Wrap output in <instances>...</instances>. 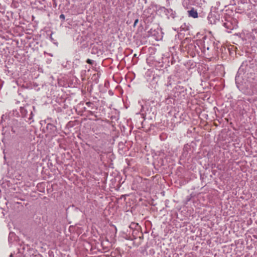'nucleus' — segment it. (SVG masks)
<instances>
[{
  "label": "nucleus",
  "instance_id": "nucleus-1",
  "mask_svg": "<svg viewBox=\"0 0 257 257\" xmlns=\"http://www.w3.org/2000/svg\"><path fill=\"white\" fill-rule=\"evenodd\" d=\"M214 43L213 39L206 36L203 37L202 39L198 40V44L201 47V52L204 54L206 50L214 47Z\"/></svg>",
  "mask_w": 257,
  "mask_h": 257
},
{
  "label": "nucleus",
  "instance_id": "nucleus-2",
  "mask_svg": "<svg viewBox=\"0 0 257 257\" xmlns=\"http://www.w3.org/2000/svg\"><path fill=\"white\" fill-rule=\"evenodd\" d=\"M32 109H35L34 106H28L26 107H21L20 112L22 116L25 118V120L31 123L33 121V113L32 112Z\"/></svg>",
  "mask_w": 257,
  "mask_h": 257
},
{
  "label": "nucleus",
  "instance_id": "nucleus-3",
  "mask_svg": "<svg viewBox=\"0 0 257 257\" xmlns=\"http://www.w3.org/2000/svg\"><path fill=\"white\" fill-rule=\"evenodd\" d=\"M188 50L191 53H199L201 51V47L198 44V40L190 42L188 45Z\"/></svg>",
  "mask_w": 257,
  "mask_h": 257
},
{
  "label": "nucleus",
  "instance_id": "nucleus-4",
  "mask_svg": "<svg viewBox=\"0 0 257 257\" xmlns=\"http://www.w3.org/2000/svg\"><path fill=\"white\" fill-rule=\"evenodd\" d=\"M161 10L165 14L168 19H174L176 17V13L171 9H166L165 7H162Z\"/></svg>",
  "mask_w": 257,
  "mask_h": 257
},
{
  "label": "nucleus",
  "instance_id": "nucleus-5",
  "mask_svg": "<svg viewBox=\"0 0 257 257\" xmlns=\"http://www.w3.org/2000/svg\"><path fill=\"white\" fill-rule=\"evenodd\" d=\"M224 27L228 30V33L231 32V30H233L235 28V26L229 21H227L226 22L223 23Z\"/></svg>",
  "mask_w": 257,
  "mask_h": 257
},
{
  "label": "nucleus",
  "instance_id": "nucleus-6",
  "mask_svg": "<svg viewBox=\"0 0 257 257\" xmlns=\"http://www.w3.org/2000/svg\"><path fill=\"white\" fill-rule=\"evenodd\" d=\"M188 16L190 17L193 18H197L198 17V13L196 10L194 8H192L191 10L188 11Z\"/></svg>",
  "mask_w": 257,
  "mask_h": 257
},
{
  "label": "nucleus",
  "instance_id": "nucleus-7",
  "mask_svg": "<svg viewBox=\"0 0 257 257\" xmlns=\"http://www.w3.org/2000/svg\"><path fill=\"white\" fill-rule=\"evenodd\" d=\"M172 76H169L168 77V81H167V83L166 84L167 86H168V87L171 86L172 84Z\"/></svg>",
  "mask_w": 257,
  "mask_h": 257
},
{
  "label": "nucleus",
  "instance_id": "nucleus-8",
  "mask_svg": "<svg viewBox=\"0 0 257 257\" xmlns=\"http://www.w3.org/2000/svg\"><path fill=\"white\" fill-rule=\"evenodd\" d=\"M15 234L13 232H10L9 236V242H12L13 237H14Z\"/></svg>",
  "mask_w": 257,
  "mask_h": 257
},
{
  "label": "nucleus",
  "instance_id": "nucleus-9",
  "mask_svg": "<svg viewBox=\"0 0 257 257\" xmlns=\"http://www.w3.org/2000/svg\"><path fill=\"white\" fill-rule=\"evenodd\" d=\"M59 18L61 20V21L63 22L65 20V16L64 14H61L59 16Z\"/></svg>",
  "mask_w": 257,
  "mask_h": 257
},
{
  "label": "nucleus",
  "instance_id": "nucleus-10",
  "mask_svg": "<svg viewBox=\"0 0 257 257\" xmlns=\"http://www.w3.org/2000/svg\"><path fill=\"white\" fill-rule=\"evenodd\" d=\"M86 62H87L88 64H92V63H93V60H90V59H88L86 60Z\"/></svg>",
  "mask_w": 257,
  "mask_h": 257
},
{
  "label": "nucleus",
  "instance_id": "nucleus-11",
  "mask_svg": "<svg viewBox=\"0 0 257 257\" xmlns=\"http://www.w3.org/2000/svg\"><path fill=\"white\" fill-rule=\"evenodd\" d=\"M208 18H209V21L210 22V23L211 24H212V23L215 24V21H214V22H212V20H211V17H209Z\"/></svg>",
  "mask_w": 257,
  "mask_h": 257
},
{
  "label": "nucleus",
  "instance_id": "nucleus-12",
  "mask_svg": "<svg viewBox=\"0 0 257 257\" xmlns=\"http://www.w3.org/2000/svg\"><path fill=\"white\" fill-rule=\"evenodd\" d=\"M138 23V19H136L134 22V26L135 27Z\"/></svg>",
  "mask_w": 257,
  "mask_h": 257
},
{
  "label": "nucleus",
  "instance_id": "nucleus-13",
  "mask_svg": "<svg viewBox=\"0 0 257 257\" xmlns=\"http://www.w3.org/2000/svg\"><path fill=\"white\" fill-rule=\"evenodd\" d=\"M86 105H87V106H90V105L92 104V103H91V102H86Z\"/></svg>",
  "mask_w": 257,
  "mask_h": 257
},
{
  "label": "nucleus",
  "instance_id": "nucleus-14",
  "mask_svg": "<svg viewBox=\"0 0 257 257\" xmlns=\"http://www.w3.org/2000/svg\"><path fill=\"white\" fill-rule=\"evenodd\" d=\"M93 148L96 151H98V152H99L98 151V150L97 149V148H96V147H93Z\"/></svg>",
  "mask_w": 257,
  "mask_h": 257
},
{
  "label": "nucleus",
  "instance_id": "nucleus-15",
  "mask_svg": "<svg viewBox=\"0 0 257 257\" xmlns=\"http://www.w3.org/2000/svg\"><path fill=\"white\" fill-rule=\"evenodd\" d=\"M93 148L96 151H98V152H99L98 151V150L97 149V148H96V147H93Z\"/></svg>",
  "mask_w": 257,
  "mask_h": 257
},
{
  "label": "nucleus",
  "instance_id": "nucleus-16",
  "mask_svg": "<svg viewBox=\"0 0 257 257\" xmlns=\"http://www.w3.org/2000/svg\"><path fill=\"white\" fill-rule=\"evenodd\" d=\"M50 39L52 41H53V40H54V39H53V37H52V35H51V36H50Z\"/></svg>",
  "mask_w": 257,
  "mask_h": 257
},
{
  "label": "nucleus",
  "instance_id": "nucleus-17",
  "mask_svg": "<svg viewBox=\"0 0 257 257\" xmlns=\"http://www.w3.org/2000/svg\"><path fill=\"white\" fill-rule=\"evenodd\" d=\"M4 117V115H2V119H3Z\"/></svg>",
  "mask_w": 257,
  "mask_h": 257
},
{
  "label": "nucleus",
  "instance_id": "nucleus-18",
  "mask_svg": "<svg viewBox=\"0 0 257 257\" xmlns=\"http://www.w3.org/2000/svg\"><path fill=\"white\" fill-rule=\"evenodd\" d=\"M48 125L52 126V124H48Z\"/></svg>",
  "mask_w": 257,
  "mask_h": 257
}]
</instances>
